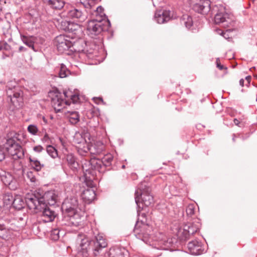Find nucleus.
Segmentation results:
<instances>
[{"label": "nucleus", "mask_w": 257, "mask_h": 257, "mask_svg": "<svg viewBox=\"0 0 257 257\" xmlns=\"http://www.w3.org/2000/svg\"><path fill=\"white\" fill-rule=\"evenodd\" d=\"M62 210L65 214L63 219L64 225L70 226L81 225L84 212L79 204L77 197L71 196L66 198L62 204Z\"/></svg>", "instance_id": "1"}, {"label": "nucleus", "mask_w": 257, "mask_h": 257, "mask_svg": "<svg viewBox=\"0 0 257 257\" xmlns=\"http://www.w3.org/2000/svg\"><path fill=\"white\" fill-rule=\"evenodd\" d=\"M82 235H79L77 241H81L80 246L77 253V257H88V249L91 248L93 254L97 256L103 248L106 247L107 243L106 239L102 234L98 233L95 236L94 240L89 241L86 237L82 238Z\"/></svg>", "instance_id": "2"}, {"label": "nucleus", "mask_w": 257, "mask_h": 257, "mask_svg": "<svg viewBox=\"0 0 257 257\" xmlns=\"http://www.w3.org/2000/svg\"><path fill=\"white\" fill-rule=\"evenodd\" d=\"M58 195L54 191L45 192L42 197H38L36 194L28 195L25 199V202L30 209H41L47 205H54L57 200Z\"/></svg>", "instance_id": "3"}, {"label": "nucleus", "mask_w": 257, "mask_h": 257, "mask_svg": "<svg viewBox=\"0 0 257 257\" xmlns=\"http://www.w3.org/2000/svg\"><path fill=\"white\" fill-rule=\"evenodd\" d=\"M74 143L76 145L78 153L81 156H85L89 151L91 154H100L104 149V146L101 143L90 146L86 142L83 135L76 133L74 136Z\"/></svg>", "instance_id": "4"}, {"label": "nucleus", "mask_w": 257, "mask_h": 257, "mask_svg": "<svg viewBox=\"0 0 257 257\" xmlns=\"http://www.w3.org/2000/svg\"><path fill=\"white\" fill-rule=\"evenodd\" d=\"M7 140L5 144L8 153L13 157L14 159L22 158L24 156L21 146L17 142L20 141V135L14 131L10 132L7 135Z\"/></svg>", "instance_id": "5"}, {"label": "nucleus", "mask_w": 257, "mask_h": 257, "mask_svg": "<svg viewBox=\"0 0 257 257\" xmlns=\"http://www.w3.org/2000/svg\"><path fill=\"white\" fill-rule=\"evenodd\" d=\"M138 214L139 217H143L144 219L141 221H138L136 223L134 232L137 238L142 240L146 243H150V239L151 238L152 227L148 223H146L145 214L142 213L141 215V212L139 210H138Z\"/></svg>", "instance_id": "6"}, {"label": "nucleus", "mask_w": 257, "mask_h": 257, "mask_svg": "<svg viewBox=\"0 0 257 257\" xmlns=\"http://www.w3.org/2000/svg\"><path fill=\"white\" fill-rule=\"evenodd\" d=\"M135 201L139 209L150 206L154 202V198L150 194V189L146 183H142L135 192Z\"/></svg>", "instance_id": "7"}, {"label": "nucleus", "mask_w": 257, "mask_h": 257, "mask_svg": "<svg viewBox=\"0 0 257 257\" xmlns=\"http://www.w3.org/2000/svg\"><path fill=\"white\" fill-rule=\"evenodd\" d=\"M82 167L86 179L90 180L93 179V176L94 175L95 171H98L99 173L103 171L102 161L95 158H92L88 161H86L83 164Z\"/></svg>", "instance_id": "8"}, {"label": "nucleus", "mask_w": 257, "mask_h": 257, "mask_svg": "<svg viewBox=\"0 0 257 257\" xmlns=\"http://www.w3.org/2000/svg\"><path fill=\"white\" fill-rule=\"evenodd\" d=\"M49 96L51 97V104L56 112H59L70 105L69 100L64 97V92L61 93L58 91L51 92Z\"/></svg>", "instance_id": "9"}, {"label": "nucleus", "mask_w": 257, "mask_h": 257, "mask_svg": "<svg viewBox=\"0 0 257 257\" xmlns=\"http://www.w3.org/2000/svg\"><path fill=\"white\" fill-rule=\"evenodd\" d=\"M217 13L214 17V22L216 24H222L224 27H229L232 23V15L226 13L225 8L222 5L216 6Z\"/></svg>", "instance_id": "10"}, {"label": "nucleus", "mask_w": 257, "mask_h": 257, "mask_svg": "<svg viewBox=\"0 0 257 257\" xmlns=\"http://www.w3.org/2000/svg\"><path fill=\"white\" fill-rule=\"evenodd\" d=\"M8 101H10L16 107L21 106L23 101V91L19 86H8L7 90Z\"/></svg>", "instance_id": "11"}, {"label": "nucleus", "mask_w": 257, "mask_h": 257, "mask_svg": "<svg viewBox=\"0 0 257 257\" xmlns=\"http://www.w3.org/2000/svg\"><path fill=\"white\" fill-rule=\"evenodd\" d=\"M99 0H80V3L87 9V12L94 17H98L97 19L102 20L104 15L103 9L99 6L95 8V5Z\"/></svg>", "instance_id": "12"}, {"label": "nucleus", "mask_w": 257, "mask_h": 257, "mask_svg": "<svg viewBox=\"0 0 257 257\" xmlns=\"http://www.w3.org/2000/svg\"><path fill=\"white\" fill-rule=\"evenodd\" d=\"M200 226L199 222L188 223L184 226L183 228L179 229L177 233V236L182 239H188L191 235L199 230Z\"/></svg>", "instance_id": "13"}, {"label": "nucleus", "mask_w": 257, "mask_h": 257, "mask_svg": "<svg viewBox=\"0 0 257 257\" xmlns=\"http://www.w3.org/2000/svg\"><path fill=\"white\" fill-rule=\"evenodd\" d=\"M103 25L100 19H93L89 21L87 25V33L93 38L103 31Z\"/></svg>", "instance_id": "14"}, {"label": "nucleus", "mask_w": 257, "mask_h": 257, "mask_svg": "<svg viewBox=\"0 0 257 257\" xmlns=\"http://www.w3.org/2000/svg\"><path fill=\"white\" fill-rule=\"evenodd\" d=\"M209 0H190V5L193 9L198 13L207 14L210 10Z\"/></svg>", "instance_id": "15"}, {"label": "nucleus", "mask_w": 257, "mask_h": 257, "mask_svg": "<svg viewBox=\"0 0 257 257\" xmlns=\"http://www.w3.org/2000/svg\"><path fill=\"white\" fill-rule=\"evenodd\" d=\"M54 45L60 53L68 50L72 46V43L68 37L63 35L57 36L54 40Z\"/></svg>", "instance_id": "16"}, {"label": "nucleus", "mask_w": 257, "mask_h": 257, "mask_svg": "<svg viewBox=\"0 0 257 257\" xmlns=\"http://www.w3.org/2000/svg\"><path fill=\"white\" fill-rule=\"evenodd\" d=\"M187 247L190 253L193 255L200 254L204 251L202 242L196 239L190 241L188 243Z\"/></svg>", "instance_id": "17"}, {"label": "nucleus", "mask_w": 257, "mask_h": 257, "mask_svg": "<svg viewBox=\"0 0 257 257\" xmlns=\"http://www.w3.org/2000/svg\"><path fill=\"white\" fill-rule=\"evenodd\" d=\"M1 180L10 189L15 190L17 188V183L12 175L8 172H4L1 176Z\"/></svg>", "instance_id": "18"}, {"label": "nucleus", "mask_w": 257, "mask_h": 257, "mask_svg": "<svg viewBox=\"0 0 257 257\" xmlns=\"http://www.w3.org/2000/svg\"><path fill=\"white\" fill-rule=\"evenodd\" d=\"M37 211L42 212V217L43 220L45 222H51L54 220L56 217L55 212L52 210L50 207L45 206V207H42L41 209H34Z\"/></svg>", "instance_id": "19"}, {"label": "nucleus", "mask_w": 257, "mask_h": 257, "mask_svg": "<svg viewBox=\"0 0 257 257\" xmlns=\"http://www.w3.org/2000/svg\"><path fill=\"white\" fill-rule=\"evenodd\" d=\"M171 12L169 11H159L155 14V19L159 24H163L169 21L171 18Z\"/></svg>", "instance_id": "20"}, {"label": "nucleus", "mask_w": 257, "mask_h": 257, "mask_svg": "<svg viewBox=\"0 0 257 257\" xmlns=\"http://www.w3.org/2000/svg\"><path fill=\"white\" fill-rule=\"evenodd\" d=\"M109 257H129L128 252L124 248L113 247L109 251Z\"/></svg>", "instance_id": "21"}, {"label": "nucleus", "mask_w": 257, "mask_h": 257, "mask_svg": "<svg viewBox=\"0 0 257 257\" xmlns=\"http://www.w3.org/2000/svg\"><path fill=\"white\" fill-rule=\"evenodd\" d=\"M96 194L94 188H87L83 191L81 197L86 203H90L95 198Z\"/></svg>", "instance_id": "22"}, {"label": "nucleus", "mask_w": 257, "mask_h": 257, "mask_svg": "<svg viewBox=\"0 0 257 257\" xmlns=\"http://www.w3.org/2000/svg\"><path fill=\"white\" fill-rule=\"evenodd\" d=\"M66 160L68 165L73 171H76L79 168V164L76 159L72 154H68L66 156Z\"/></svg>", "instance_id": "23"}, {"label": "nucleus", "mask_w": 257, "mask_h": 257, "mask_svg": "<svg viewBox=\"0 0 257 257\" xmlns=\"http://www.w3.org/2000/svg\"><path fill=\"white\" fill-rule=\"evenodd\" d=\"M68 16L72 18L78 19L80 22L84 21L86 18L85 14L77 9L69 10L68 12Z\"/></svg>", "instance_id": "24"}, {"label": "nucleus", "mask_w": 257, "mask_h": 257, "mask_svg": "<svg viewBox=\"0 0 257 257\" xmlns=\"http://www.w3.org/2000/svg\"><path fill=\"white\" fill-rule=\"evenodd\" d=\"M44 3L54 9L60 10L65 4L63 0H42Z\"/></svg>", "instance_id": "25"}, {"label": "nucleus", "mask_w": 257, "mask_h": 257, "mask_svg": "<svg viewBox=\"0 0 257 257\" xmlns=\"http://www.w3.org/2000/svg\"><path fill=\"white\" fill-rule=\"evenodd\" d=\"M21 39L23 42L28 46L29 48L32 49L34 51V42L35 41V38L33 36H26L23 35H21Z\"/></svg>", "instance_id": "26"}, {"label": "nucleus", "mask_w": 257, "mask_h": 257, "mask_svg": "<svg viewBox=\"0 0 257 257\" xmlns=\"http://www.w3.org/2000/svg\"><path fill=\"white\" fill-rule=\"evenodd\" d=\"M64 97L66 98V99L69 100L70 103V100L74 103L79 102V96L76 94H73L72 92L71 91H64Z\"/></svg>", "instance_id": "27"}, {"label": "nucleus", "mask_w": 257, "mask_h": 257, "mask_svg": "<svg viewBox=\"0 0 257 257\" xmlns=\"http://www.w3.org/2000/svg\"><path fill=\"white\" fill-rule=\"evenodd\" d=\"M29 160L31 167L37 172L40 171L44 167V165L36 158H30Z\"/></svg>", "instance_id": "28"}, {"label": "nucleus", "mask_w": 257, "mask_h": 257, "mask_svg": "<svg viewBox=\"0 0 257 257\" xmlns=\"http://www.w3.org/2000/svg\"><path fill=\"white\" fill-rule=\"evenodd\" d=\"M181 23L184 24L188 29H190L193 24L192 18L188 15H184L181 19Z\"/></svg>", "instance_id": "29"}, {"label": "nucleus", "mask_w": 257, "mask_h": 257, "mask_svg": "<svg viewBox=\"0 0 257 257\" xmlns=\"http://www.w3.org/2000/svg\"><path fill=\"white\" fill-rule=\"evenodd\" d=\"M13 205L16 209L20 210L24 207L25 202L21 196H18L14 199Z\"/></svg>", "instance_id": "30"}, {"label": "nucleus", "mask_w": 257, "mask_h": 257, "mask_svg": "<svg viewBox=\"0 0 257 257\" xmlns=\"http://www.w3.org/2000/svg\"><path fill=\"white\" fill-rule=\"evenodd\" d=\"M66 23L67 24V25L64 29L65 30H67L68 31L73 32L81 29L80 25L78 24H76L73 22H66Z\"/></svg>", "instance_id": "31"}, {"label": "nucleus", "mask_w": 257, "mask_h": 257, "mask_svg": "<svg viewBox=\"0 0 257 257\" xmlns=\"http://www.w3.org/2000/svg\"><path fill=\"white\" fill-rule=\"evenodd\" d=\"M113 156L110 154H108L105 155L101 160L102 161V165L105 167L109 166L111 164L113 161Z\"/></svg>", "instance_id": "32"}, {"label": "nucleus", "mask_w": 257, "mask_h": 257, "mask_svg": "<svg viewBox=\"0 0 257 257\" xmlns=\"http://www.w3.org/2000/svg\"><path fill=\"white\" fill-rule=\"evenodd\" d=\"M14 199L12 195L6 194L4 196L3 199V206H10L13 204Z\"/></svg>", "instance_id": "33"}, {"label": "nucleus", "mask_w": 257, "mask_h": 257, "mask_svg": "<svg viewBox=\"0 0 257 257\" xmlns=\"http://www.w3.org/2000/svg\"><path fill=\"white\" fill-rule=\"evenodd\" d=\"M70 114L69 120L71 123L75 124L79 120V115L77 112L76 111H71L69 112Z\"/></svg>", "instance_id": "34"}, {"label": "nucleus", "mask_w": 257, "mask_h": 257, "mask_svg": "<svg viewBox=\"0 0 257 257\" xmlns=\"http://www.w3.org/2000/svg\"><path fill=\"white\" fill-rule=\"evenodd\" d=\"M47 152L53 158H56L58 157L57 150L51 145H48L46 148Z\"/></svg>", "instance_id": "35"}, {"label": "nucleus", "mask_w": 257, "mask_h": 257, "mask_svg": "<svg viewBox=\"0 0 257 257\" xmlns=\"http://www.w3.org/2000/svg\"><path fill=\"white\" fill-rule=\"evenodd\" d=\"M69 73V71L67 69L64 64H61L59 72V75L60 78L66 77Z\"/></svg>", "instance_id": "36"}, {"label": "nucleus", "mask_w": 257, "mask_h": 257, "mask_svg": "<svg viewBox=\"0 0 257 257\" xmlns=\"http://www.w3.org/2000/svg\"><path fill=\"white\" fill-rule=\"evenodd\" d=\"M10 233V231L4 225L0 224V237L7 238Z\"/></svg>", "instance_id": "37"}, {"label": "nucleus", "mask_w": 257, "mask_h": 257, "mask_svg": "<svg viewBox=\"0 0 257 257\" xmlns=\"http://www.w3.org/2000/svg\"><path fill=\"white\" fill-rule=\"evenodd\" d=\"M28 132L32 135H37L38 132V128L36 125L30 124L28 126Z\"/></svg>", "instance_id": "38"}, {"label": "nucleus", "mask_w": 257, "mask_h": 257, "mask_svg": "<svg viewBox=\"0 0 257 257\" xmlns=\"http://www.w3.org/2000/svg\"><path fill=\"white\" fill-rule=\"evenodd\" d=\"M59 230L58 229H54L51 232L50 237L52 240H57L59 238Z\"/></svg>", "instance_id": "39"}, {"label": "nucleus", "mask_w": 257, "mask_h": 257, "mask_svg": "<svg viewBox=\"0 0 257 257\" xmlns=\"http://www.w3.org/2000/svg\"><path fill=\"white\" fill-rule=\"evenodd\" d=\"M186 213L188 216H192L195 212V206L194 204H189L186 208Z\"/></svg>", "instance_id": "40"}, {"label": "nucleus", "mask_w": 257, "mask_h": 257, "mask_svg": "<svg viewBox=\"0 0 257 257\" xmlns=\"http://www.w3.org/2000/svg\"><path fill=\"white\" fill-rule=\"evenodd\" d=\"M26 176L28 179L32 183H35L37 181V178L35 175L32 171H28L27 173Z\"/></svg>", "instance_id": "41"}, {"label": "nucleus", "mask_w": 257, "mask_h": 257, "mask_svg": "<svg viewBox=\"0 0 257 257\" xmlns=\"http://www.w3.org/2000/svg\"><path fill=\"white\" fill-rule=\"evenodd\" d=\"M7 151L6 147H0V161H2L6 157V151Z\"/></svg>", "instance_id": "42"}, {"label": "nucleus", "mask_w": 257, "mask_h": 257, "mask_svg": "<svg viewBox=\"0 0 257 257\" xmlns=\"http://www.w3.org/2000/svg\"><path fill=\"white\" fill-rule=\"evenodd\" d=\"M41 140L44 143H46L47 144L51 143V140L47 133H45Z\"/></svg>", "instance_id": "43"}, {"label": "nucleus", "mask_w": 257, "mask_h": 257, "mask_svg": "<svg viewBox=\"0 0 257 257\" xmlns=\"http://www.w3.org/2000/svg\"><path fill=\"white\" fill-rule=\"evenodd\" d=\"M171 246V241H164L163 245L161 246L162 249H168Z\"/></svg>", "instance_id": "44"}, {"label": "nucleus", "mask_w": 257, "mask_h": 257, "mask_svg": "<svg viewBox=\"0 0 257 257\" xmlns=\"http://www.w3.org/2000/svg\"><path fill=\"white\" fill-rule=\"evenodd\" d=\"M43 150V148L41 145L36 146L33 148V150L37 153H40Z\"/></svg>", "instance_id": "45"}, {"label": "nucleus", "mask_w": 257, "mask_h": 257, "mask_svg": "<svg viewBox=\"0 0 257 257\" xmlns=\"http://www.w3.org/2000/svg\"><path fill=\"white\" fill-rule=\"evenodd\" d=\"M216 66L218 68H219L220 70H223V69H226L224 67L223 65H221L220 63V60L219 58H217L216 60Z\"/></svg>", "instance_id": "46"}, {"label": "nucleus", "mask_w": 257, "mask_h": 257, "mask_svg": "<svg viewBox=\"0 0 257 257\" xmlns=\"http://www.w3.org/2000/svg\"><path fill=\"white\" fill-rule=\"evenodd\" d=\"M218 33L219 34H220V35H222L223 36L224 38H225V39H227L228 38V37H227V35H226V32L228 31H227L226 32H223L221 31V30H217Z\"/></svg>", "instance_id": "47"}, {"label": "nucleus", "mask_w": 257, "mask_h": 257, "mask_svg": "<svg viewBox=\"0 0 257 257\" xmlns=\"http://www.w3.org/2000/svg\"><path fill=\"white\" fill-rule=\"evenodd\" d=\"M19 52L25 51H26V48L23 46H20L19 48Z\"/></svg>", "instance_id": "48"}, {"label": "nucleus", "mask_w": 257, "mask_h": 257, "mask_svg": "<svg viewBox=\"0 0 257 257\" xmlns=\"http://www.w3.org/2000/svg\"><path fill=\"white\" fill-rule=\"evenodd\" d=\"M233 122L236 125H238L240 123V121L236 118L234 119Z\"/></svg>", "instance_id": "49"}, {"label": "nucleus", "mask_w": 257, "mask_h": 257, "mask_svg": "<svg viewBox=\"0 0 257 257\" xmlns=\"http://www.w3.org/2000/svg\"><path fill=\"white\" fill-rule=\"evenodd\" d=\"M244 79H241L240 80H239V84L241 86H243V85H244Z\"/></svg>", "instance_id": "50"}, {"label": "nucleus", "mask_w": 257, "mask_h": 257, "mask_svg": "<svg viewBox=\"0 0 257 257\" xmlns=\"http://www.w3.org/2000/svg\"><path fill=\"white\" fill-rule=\"evenodd\" d=\"M245 79L248 81V83H249L251 80V77L250 76H247L245 77Z\"/></svg>", "instance_id": "51"}, {"label": "nucleus", "mask_w": 257, "mask_h": 257, "mask_svg": "<svg viewBox=\"0 0 257 257\" xmlns=\"http://www.w3.org/2000/svg\"><path fill=\"white\" fill-rule=\"evenodd\" d=\"M1 201L0 200V211L2 210V208L4 207L3 204H1Z\"/></svg>", "instance_id": "52"}, {"label": "nucleus", "mask_w": 257, "mask_h": 257, "mask_svg": "<svg viewBox=\"0 0 257 257\" xmlns=\"http://www.w3.org/2000/svg\"><path fill=\"white\" fill-rule=\"evenodd\" d=\"M43 120H44V121L45 122H46V123L47 122V121H46V119H45V117H44V116L43 117Z\"/></svg>", "instance_id": "53"}, {"label": "nucleus", "mask_w": 257, "mask_h": 257, "mask_svg": "<svg viewBox=\"0 0 257 257\" xmlns=\"http://www.w3.org/2000/svg\"><path fill=\"white\" fill-rule=\"evenodd\" d=\"M35 194H36V195L37 196L40 197V196H38V195H37V194H38V193H37V194H36V193H35Z\"/></svg>", "instance_id": "54"}, {"label": "nucleus", "mask_w": 257, "mask_h": 257, "mask_svg": "<svg viewBox=\"0 0 257 257\" xmlns=\"http://www.w3.org/2000/svg\"><path fill=\"white\" fill-rule=\"evenodd\" d=\"M254 77H255L257 78V75H254Z\"/></svg>", "instance_id": "55"}]
</instances>
